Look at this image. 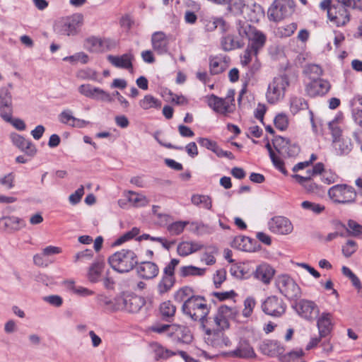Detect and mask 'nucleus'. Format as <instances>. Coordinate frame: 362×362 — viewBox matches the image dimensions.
Returning a JSON list of instances; mask_svg holds the SVG:
<instances>
[{
    "mask_svg": "<svg viewBox=\"0 0 362 362\" xmlns=\"http://www.w3.org/2000/svg\"><path fill=\"white\" fill-rule=\"evenodd\" d=\"M238 314V311L235 307L220 306L213 317L206 316L202 327L206 334L211 335L212 332L228 329L229 320L235 319Z\"/></svg>",
    "mask_w": 362,
    "mask_h": 362,
    "instance_id": "1",
    "label": "nucleus"
},
{
    "mask_svg": "<svg viewBox=\"0 0 362 362\" xmlns=\"http://www.w3.org/2000/svg\"><path fill=\"white\" fill-rule=\"evenodd\" d=\"M236 28L240 38L248 39L247 47L252 49L255 53L259 52L264 47L267 41L266 35L247 21H239L237 23Z\"/></svg>",
    "mask_w": 362,
    "mask_h": 362,
    "instance_id": "2",
    "label": "nucleus"
},
{
    "mask_svg": "<svg viewBox=\"0 0 362 362\" xmlns=\"http://www.w3.org/2000/svg\"><path fill=\"white\" fill-rule=\"evenodd\" d=\"M111 267L119 273H127L138 264V257L134 251L129 249L120 250L108 259Z\"/></svg>",
    "mask_w": 362,
    "mask_h": 362,
    "instance_id": "3",
    "label": "nucleus"
},
{
    "mask_svg": "<svg viewBox=\"0 0 362 362\" xmlns=\"http://www.w3.org/2000/svg\"><path fill=\"white\" fill-rule=\"evenodd\" d=\"M182 310L184 315L194 321H199L203 325V321L209 313V307L204 297L195 296L182 304Z\"/></svg>",
    "mask_w": 362,
    "mask_h": 362,
    "instance_id": "4",
    "label": "nucleus"
},
{
    "mask_svg": "<svg viewBox=\"0 0 362 362\" xmlns=\"http://www.w3.org/2000/svg\"><path fill=\"white\" fill-rule=\"evenodd\" d=\"M145 303V299L141 296L129 292H122L114 298V310L136 313L141 310Z\"/></svg>",
    "mask_w": 362,
    "mask_h": 362,
    "instance_id": "5",
    "label": "nucleus"
},
{
    "mask_svg": "<svg viewBox=\"0 0 362 362\" xmlns=\"http://www.w3.org/2000/svg\"><path fill=\"white\" fill-rule=\"evenodd\" d=\"M289 85L290 82L286 75L274 77L268 85L266 93L267 102L270 104H275L283 100Z\"/></svg>",
    "mask_w": 362,
    "mask_h": 362,
    "instance_id": "6",
    "label": "nucleus"
},
{
    "mask_svg": "<svg viewBox=\"0 0 362 362\" xmlns=\"http://www.w3.org/2000/svg\"><path fill=\"white\" fill-rule=\"evenodd\" d=\"M207 105L216 112L226 115L233 111L235 107L234 91L230 90L224 98L214 94L206 97Z\"/></svg>",
    "mask_w": 362,
    "mask_h": 362,
    "instance_id": "7",
    "label": "nucleus"
},
{
    "mask_svg": "<svg viewBox=\"0 0 362 362\" xmlns=\"http://www.w3.org/2000/svg\"><path fill=\"white\" fill-rule=\"evenodd\" d=\"M328 196L335 203L348 204L355 201L356 192L353 187L341 184L330 187L328 190Z\"/></svg>",
    "mask_w": 362,
    "mask_h": 362,
    "instance_id": "8",
    "label": "nucleus"
},
{
    "mask_svg": "<svg viewBox=\"0 0 362 362\" xmlns=\"http://www.w3.org/2000/svg\"><path fill=\"white\" fill-rule=\"evenodd\" d=\"M293 0H274L268 11L270 20L280 21L290 16L295 10Z\"/></svg>",
    "mask_w": 362,
    "mask_h": 362,
    "instance_id": "9",
    "label": "nucleus"
},
{
    "mask_svg": "<svg viewBox=\"0 0 362 362\" xmlns=\"http://www.w3.org/2000/svg\"><path fill=\"white\" fill-rule=\"evenodd\" d=\"M276 284L280 293L288 299L296 300L301 296L300 288L288 275L278 276Z\"/></svg>",
    "mask_w": 362,
    "mask_h": 362,
    "instance_id": "10",
    "label": "nucleus"
},
{
    "mask_svg": "<svg viewBox=\"0 0 362 362\" xmlns=\"http://www.w3.org/2000/svg\"><path fill=\"white\" fill-rule=\"evenodd\" d=\"M295 310L298 315L305 320L313 322L320 314V308L313 300L301 299L296 303Z\"/></svg>",
    "mask_w": 362,
    "mask_h": 362,
    "instance_id": "11",
    "label": "nucleus"
},
{
    "mask_svg": "<svg viewBox=\"0 0 362 362\" xmlns=\"http://www.w3.org/2000/svg\"><path fill=\"white\" fill-rule=\"evenodd\" d=\"M261 308L266 315L279 317L286 312V305L281 298L271 296L262 302Z\"/></svg>",
    "mask_w": 362,
    "mask_h": 362,
    "instance_id": "12",
    "label": "nucleus"
},
{
    "mask_svg": "<svg viewBox=\"0 0 362 362\" xmlns=\"http://www.w3.org/2000/svg\"><path fill=\"white\" fill-rule=\"evenodd\" d=\"M269 230L276 235H286L291 234L293 230L291 221L286 217L275 216L267 222Z\"/></svg>",
    "mask_w": 362,
    "mask_h": 362,
    "instance_id": "13",
    "label": "nucleus"
},
{
    "mask_svg": "<svg viewBox=\"0 0 362 362\" xmlns=\"http://www.w3.org/2000/svg\"><path fill=\"white\" fill-rule=\"evenodd\" d=\"M78 92L89 98L111 103L113 100L112 95L104 90L94 87L90 84H83L78 87Z\"/></svg>",
    "mask_w": 362,
    "mask_h": 362,
    "instance_id": "14",
    "label": "nucleus"
},
{
    "mask_svg": "<svg viewBox=\"0 0 362 362\" xmlns=\"http://www.w3.org/2000/svg\"><path fill=\"white\" fill-rule=\"evenodd\" d=\"M343 4L338 1L328 11V18L337 26H343L349 21V13Z\"/></svg>",
    "mask_w": 362,
    "mask_h": 362,
    "instance_id": "15",
    "label": "nucleus"
},
{
    "mask_svg": "<svg viewBox=\"0 0 362 362\" xmlns=\"http://www.w3.org/2000/svg\"><path fill=\"white\" fill-rule=\"evenodd\" d=\"M331 84L329 81L317 78L313 79L305 86L307 94L313 98L325 95L330 90Z\"/></svg>",
    "mask_w": 362,
    "mask_h": 362,
    "instance_id": "16",
    "label": "nucleus"
},
{
    "mask_svg": "<svg viewBox=\"0 0 362 362\" xmlns=\"http://www.w3.org/2000/svg\"><path fill=\"white\" fill-rule=\"evenodd\" d=\"M9 87L0 88V117L3 119H9L10 115H13L12 95Z\"/></svg>",
    "mask_w": 362,
    "mask_h": 362,
    "instance_id": "17",
    "label": "nucleus"
},
{
    "mask_svg": "<svg viewBox=\"0 0 362 362\" xmlns=\"http://www.w3.org/2000/svg\"><path fill=\"white\" fill-rule=\"evenodd\" d=\"M110 39L100 38L95 36L87 38L84 42V47L90 52L99 53L106 52L112 48Z\"/></svg>",
    "mask_w": 362,
    "mask_h": 362,
    "instance_id": "18",
    "label": "nucleus"
},
{
    "mask_svg": "<svg viewBox=\"0 0 362 362\" xmlns=\"http://www.w3.org/2000/svg\"><path fill=\"white\" fill-rule=\"evenodd\" d=\"M83 20V16L80 13H76L67 17L60 23L62 28L59 32L65 35H75L77 33L78 28L82 25Z\"/></svg>",
    "mask_w": 362,
    "mask_h": 362,
    "instance_id": "19",
    "label": "nucleus"
},
{
    "mask_svg": "<svg viewBox=\"0 0 362 362\" xmlns=\"http://www.w3.org/2000/svg\"><path fill=\"white\" fill-rule=\"evenodd\" d=\"M276 271L274 268L267 262H262L256 267L253 272L254 278L264 285H269L272 281Z\"/></svg>",
    "mask_w": 362,
    "mask_h": 362,
    "instance_id": "20",
    "label": "nucleus"
},
{
    "mask_svg": "<svg viewBox=\"0 0 362 362\" xmlns=\"http://www.w3.org/2000/svg\"><path fill=\"white\" fill-rule=\"evenodd\" d=\"M170 329L169 337H171L175 342L189 344L192 341L191 332L185 326L173 324Z\"/></svg>",
    "mask_w": 362,
    "mask_h": 362,
    "instance_id": "21",
    "label": "nucleus"
},
{
    "mask_svg": "<svg viewBox=\"0 0 362 362\" xmlns=\"http://www.w3.org/2000/svg\"><path fill=\"white\" fill-rule=\"evenodd\" d=\"M317 317V327L320 337H327L332 331L334 323L332 315L327 312H323Z\"/></svg>",
    "mask_w": 362,
    "mask_h": 362,
    "instance_id": "22",
    "label": "nucleus"
},
{
    "mask_svg": "<svg viewBox=\"0 0 362 362\" xmlns=\"http://www.w3.org/2000/svg\"><path fill=\"white\" fill-rule=\"evenodd\" d=\"M11 139L13 145L28 156H34L36 154L37 148L31 141L18 134H11Z\"/></svg>",
    "mask_w": 362,
    "mask_h": 362,
    "instance_id": "23",
    "label": "nucleus"
},
{
    "mask_svg": "<svg viewBox=\"0 0 362 362\" xmlns=\"http://www.w3.org/2000/svg\"><path fill=\"white\" fill-rule=\"evenodd\" d=\"M134 57L132 53L128 52L120 56L107 55V61L115 67L130 70L133 69L132 61Z\"/></svg>",
    "mask_w": 362,
    "mask_h": 362,
    "instance_id": "24",
    "label": "nucleus"
},
{
    "mask_svg": "<svg viewBox=\"0 0 362 362\" xmlns=\"http://www.w3.org/2000/svg\"><path fill=\"white\" fill-rule=\"evenodd\" d=\"M139 277L144 279H152L156 277L159 273L158 265L153 262H142L136 268Z\"/></svg>",
    "mask_w": 362,
    "mask_h": 362,
    "instance_id": "25",
    "label": "nucleus"
},
{
    "mask_svg": "<svg viewBox=\"0 0 362 362\" xmlns=\"http://www.w3.org/2000/svg\"><path fill=\"white\" fill-rule=\"evenodd\" d=\"M0 225L2 226L3 229L6 231L16 232L25 227L26 224L23 219L15 216H11L0 218Z\"/></svg>",
    "mask_w": 362,
    "mask_h": 362,
    "instance_id": "26",
    "label": "nucleus"
},
{
    "mask_svg": "<svg viewBox=\"0 0 362 362\" xmlns=\"http://www.w3.org/2000/svg\"><path fill=\"white\" fill-rule=\"evenodd\" d=\"M151 45L153 50L158 54H164L168 52V39L162 31H157L152 34Z\"/></svg>",
    "mask_w": 362,
    "mask_h": 362,
    "instance_id": "27",
    "label": "nucleus"
},
{
    "mask_svg": "<svg viewBox=\"0 0 362 362\" xmlns=\"http://www.w3.org/2000/svg\"><path fill=\"white\" fill-rule=\"evenodd\" d=\"M204 245L198 241H182L177 247V252L181 257H187L204 249Z\"/></svg>",
    "mask_w": 362,
    "mask_h": 362,
    "instance_id": "28",
    "label": "nucleus"
},
{
    "mask_svg": "<svg viewBox=\"0 0 362 362\" xmlns=\"http://www.w3.org/2000/svg\"><path fill=\"white\" fill-rule=\"evenodd\" d=\"M230 59L227 56L218 55L209 59V68L211 74H219L228 66Z\"/></svg>",
    "mask_w": 362,
    "mask_h": 362,
    "instance_id": "29",
    "label": "nucleus"
},
{
    "mask_svg": "<svg viewBox=\"0 0 362 362\" xmlns=\"http://www.w3.org/2000/svg\"><path fill=\"white\" fill-rule=\"evenodd\" d=\"M243 38H238L233 35L228 34L221 38L220 44L223 50L229 52L241 48L244 46Z\"/></svg>",
    "mask_w": 362,
    "mask_h": 362,
    "instance_id": "30",
    "label": "nucleus"
},
{
    "mask_svg": "<svg viewBox=\"0 0 362 362\" xmlns=\"http://www.w3.org/2000/svg\"><path fill=\"white\" fill-rule=\"evenodd\" d=\"M293 177L308 193L320 194L322 192V187L313 182L312 177L307 175H294Z\"/></svg>",
    "mask_w": 362,
    "mask_h": 362,
    "instance_id": "31",
    "label": "nucleus"
},
{
    "mask_svg": "<svg viewBox=\"0 0 362 362\" xmlns=\"http://www.w3.org/2000/svg\"><path fill=\"white\" fill-rule=\"evenodd\" d=\"M261 349L264 354L272 357H278L281 355V354L284 353L285 348L284 346L278 341L272 340L264 342L262 346Z\"/></svg>",
    "mask_w": 362,
    "mask_h": 362,
    "instance_id": "32",
    "label": "nucleus"
},
{
    "mask_svg": "<svg viewBox=\"0 0 362 362\" xmlns=\"http://www.w3.org/2000/svg\"><path fill=\"white\" fill-rule=\"evenodd\" d=\"M332 146L334 153L338 156L346 155L352 149L351 139L348 137L332 139Z\"/></svg>",
    "mask_w": 362,
    "mask_h": 362,
    "instance_id": "33",
    "label": "nucleus"
},
{
    "mask_svg": "<svg viewBox=\"0 0 362 362\" xmlns=\"http://www.w3.org/2000/svg\"><path fill=\"white\" fill-rule=\"evenodd\" d=\"M204 29L207 32H213L218 28L222 33L228 30V25L221 17H211L204 21Z\"/></svg>",
    "mask_w": 362,
    "mask_h": 362,
    "instance_id": "34",
    "label": "nucleus"
},
{
    "mask_svg": "<svg viewBox=\"0 0 362 362\" xmlns=\"http://www.w3.org/2000/svg\"><path fill=\"white\" fill-rule=\"evenodd\" d=\"M231 356L238 358H252L255 356L253 348L245 340L240 341L237 348L231 352Z\"/></svg>",
    "mask_w": 362,
    "mask_h": 362,
    "instance_id": "35",
    "label": "nucleus"
},
{
    "mask_svg": "<svg viewBox=\"0 0 362 362\" xmlns=\"http://www.w3.org/2000/svg\"><path fill=\"white\" fill-rule=\"evenodd\" d=\"M125 196L129 204L133 207H143L148 204L147 197L142 194L129 191Z\"/></svg>",
    "mask_w": 362,
    "mask_h": 362,
    "instance_id": "36",
    "label": "nucleus"
},
{
    "mask_svg": "<svg viewBox=\"0 0 362 362\" xmlns=\"http://www.w3.org/2000/svg\"><path fill=\"white\" fill-rule=\"evenodd\" d=\"M159 312L163 320L170 322L175 316L176 307L170 300L165 301L160 305Z\"/></svg>",
    "mask_w": 362,
    "mask_h": 362,
    "instance_id": "37",
    "label": "nucleus"
},
{
    "mask_svg": "<svg viewBox=\"0 0 362 362\" xmlns=\"http://www.w3.org/2000/svg\"><path fill=\"white\" fill-rule=\"evenodd\" d=\"M189 224V221H177L169 223L167 221L166 230L170 235H179Z\"/></svg>",
    "mask_w": 362,
    "mask_h": 362,
    "instance_id": "38",
    "label": "nucleus"
},
{
    "mask_svg": "<svg viewBox=\"0 0 362 362\" xmlns=\"http://www.w3.org/2000/svg\"><path fill=\"white\" fill-rule=\"evenodd\" d=\"M152 349L156 360L168 359L173 356L177 355V351H173L158 343L152 344Z\"/></svg>",
    "mask_w": 362,
    "mask_h": 362,
    "instance_id": "39",
    "label": "nucleus"
},
{
    "mask_svg": "<svg viewBox=\"0 0 362 362\" xmlns=\"http://www.w3.org/2000/svg\"><path fill=\"white\" fill-rule=\"evenodd\" d=\"M104 264L100 262L93 263L89 267L88 272V279L92 283H96L99 281Z\"/></svg>",
    "mask_w": 362,
    "mask_h": 362,
    "instance_id": "40",
    "label": "nucleus"
},
{
    "mask_svg": "<svg viewBox=\"0 0 362 362\" xmlns=\"http://www.w3.org/2000/svg\"><path fill=\"white\" fill-rule=\"evenodd\" d=\"M139 105L145 110L151 108L158 109L161 106V101L151 95H146L139 101Z\"/></svg>",
    "mask_w": 362,
    "mask_h": 362,
    "instance_id": "41",
    "label": "nucleus"
},
{
    "mask_svg": "<svg viewBox=\"0 0 362 362\" xmlns=\"http://www.w3.org/2000/svg\"><path fill=\"white\" fill-rule=\"evenodd\" d=\"M175 283V278L161 277L157 285V291L159 295H163L169 292Z\"/></svg>",
    "mask_w": 362,
    "mask_h": 362,
    "instance_id": "42",
    "label": "nucleus"
},
{
    "mask_svg": "<svg viewBox=\"0 0 362 362\" xmlns=\"http://www.w3.org/2000/svg\"><path fill=\"white\" fill-rule=\"evenodd\" d=\"M189 230L197 235H202L204 234L212 233V228L202 222L192 221L189 222Z\"/></svg>",
    "mask_w": 362,
    "mask_h": 362,
    "instance_id": "43",
    "label": "nucleus"
},
{
    "mask_svg": "<svg viewBox=\"0 0 362 362\" xmlns=\"http://www.w3.org/2000/svg\"><path fill=\"white\" fill-rule=\"evenodd\" d=\"M298 25L296 23H291L286 25L279 26L276 28L274 33L279 37H288L291 36L297 30Z\"/></svg>",
    "mask_w": 362,
    "mask_h": 362,
    "instance_id": "44",
    "label": "nucleus"
},
{
    "mask_svg": "<svg viewBox=\"0 0 362 362\" xmlns=\"http://www.w3.org/2000/svg\"><path fill=\"white\" fill-rule=\"evenodd\" d=\"M192 203L197 206L211 210L212 208L211 199L207 195L194 194L191 198Z\"/></svg>",
    "mask_w": 362,
    "mask_h": 362,
    "instance_id": "45",
    "label": "nucleus"
},
{
    "mask_svg": "<svg viewBox=\"0 0 362 362\" xmlns=\"http://www.w3.org/2000/svg\"><path fill=\"white\" fill-rule=\"evenodd\" d=\"M213 339H211V344L214 346L216 347H227L231 345V342L230 339L225 336L221 331H218L216 332H212Z\"/></svg>",
    "mask_w": 362,
    "mask_h": 362,
    "instance_id": "46",
    "label": "nucleus"
},
{
    "mask_svg": "<svg viewBox=\"0 0 362 362\" xmlns=\"http://www.w3.org/2000/svg\"><path fill=\"white\" fill-rule=\"evenodd\" d=\"M193 290L189 286H185L177 291L174 295L175 300L179 303H185L189 298H192Z\"/></svg>",
    "mask_w": 362,
    "mask_h": 362,
    "instance_id": "47",
    "label": "nucleus"
},
{
    "mask_svg": "<svg viewBox=\"0 0 362 362\" xmlns=\"http://www.w3.org/2000/svg\"><path fill=\"white\" fill-rule=\"evenodd\" d=\"M205 252L202 254L200 260L206 265H213L216 263L214 255L217 252V250L214 246L205 247Z\"/></svg>",
    "mask_w": 362,
    "mask_h": 362,
    "instance_id": "48",
    "label": "nucleus"
},
{
    "mask_svg": "<svg viewBox=\"0 0 362 362\" xmlns=\"http://www.w3.org/2000/svg\"><path fill=\"white\" fill-rule=\"evenodd\" d=\"M308 105L306 100L300 97H292L290 100V109L293 114L298 113L300 110H306Z\"/></svg>",
    "mask_w": 362,
    "mask_h": 362,
    "instance_id": "49",
    "label": "nucleus"
},
{
    "mask_svg": "<svg viewBox=\"0 0 362 362\" xmlns=\"http://www.w3.org/2000/svg\"><path fill=\"white\" fill-rule=\"evenodd\" d=\"M227 9L233 15H240L245 6L244 0H227Z\"/></svg>",
    "mask_w": 362,
    "mask_h": 362,
    "instance_id": "50",
    "label": "nucleus"
},
{
    "mask_svg": "<svg viewBox=\"0 0 362 362\" xmlns=\"http://www.w3.org/2000/svg\"><path fill=\"white\" fill-rule=\"evenodd\" d=\"M206 269L197 267L195 266L189 265L184 266L180 268V275L182 277L189 276H203L205 274Z\"/></svg>",
    "mask_w": 362,
    "mask_h": 362,
    "instance_id": "51",
    "label": "nucleus"
},
{
    "mask_svg": "<svg viewBox=\"0 0 362 362\" xmlns=\"http://www.w3.org/2000/svg\"><path fill=\"white\" fill-rule=\"evenodd\" d=\"M265 147L268 150L269 157L272 160V163L276 167V168H277L282 173L286 174L287 171L284 168V163L283 160L275 154V153L273 151L272 146L269 142L266 144Z\"/></svg>",
    "mask_w": 362,
    "mask_h": 362,
    "instance_id": "52",
    "label": "nucleus"
},
{
    "mask_svg": "<svg viewBox=\"0 0 362 362\" xmlns=\"http://www.w3.org/2000/svg\"><path fill=\"white\" fill-rule=\"evenodd\" d=\"M63 61L69 62L73 64H76L77 62H81L85 64L88 62L89 57L85 52H79L74 54V55L64 57Z\"/></svg>",
    "mask_w": 362,
    "mask_h": 362,
    "instance_id": "53",
    "label": "nucleus"
},
{
    "mask_svg": "<svg viewBox=\"0 0 362 362\" xmlns=\"http://www.w3.org/2000/svg\"><path fill=\"white\" fill-rule=\"evenodd\" d=\"M304 353L302 349L294 350L287 354H281L279 356L280 362H295L298 358H300L303 356Z\"/></svg>",
    "mask_w": 362,
    "mask_h": 362,
    "instance_id": "54",
    "label": "nucleus"
},
{
    "mask_svg": "<svg viewBox=\"0 0 362 362\" xmlns=\"http://www.w3.org/2000/svg\"><path fill=\"white\" fill-rule=\"evenodd\" d=\"M258 54L259 52H256L255 53L252 49L247 47L243 54L240 56V64L243 66H248Z\"/></svg>",
    "mask_w": 362,
    "mask_h": 362,
    "instance_id": "55",
    "label": "nucleus"
},
{
    "mask_svg": "<svg viewBox=\"0 0 362 362\" xmlns=\"http://www.w3.org/2000/svg\"><path fill=\"white\" fill-rule=\"evenodd\" d=\"M301 206L305 210H308L314 213L315 214H320L322 213L325 207L324 205L311 202L309 201H304L301 203Z\"/></svg>",
    "mask_w": 362,
    "mask_h": 362,
    "instance_id": "56",
    "label": "nucleus"
},
{
    "mask_svg": "<svg viewBox=\"0 0 362 362\" xmlns=\"http://www.w3.org/2000/svg\"><path fill=\"white\" fill-rule=\"evenodd\" d=\"M358 249V245L356 241L349 240L345 245L342 246V254L345 257H350Z\"/></svg>",
    "mask_w": 362,
    "mask_h": 362,
    "instance_id": "57",
    "label": "nucleus"
},
{
    "mask_svg": "<svg viewBox=\"0 0 362 362\" xmlns=\"http://www.w3.org/2000/svg\"><path fill=\"white\" fill-rule=\"evenodd\" d=\"M230 272L234 277L242 279H246L248 276L247 272L245 271L244 265L234 264L230 267Z\"/></svg>",
    "mask_w": 362,
    "mask_h": 362,
    "instance_id": "58",
    "label": "nucleus"
},
{
    "mask_svg": "<svg viewBox=\"0 0 362 362\" xmlns=\"http://www.w3.org/2000/svg\"><path fill=\"white\" fill-rule=\"evenodd\" d=\"M139 233V229L136 227L133 228L131 230L127 231L121 237H119L115 243V245H119L124 242L135 238Z\"/></svg>",
    "mask_w": 362,
    "mask_h": 362,
    "instance_id": "59",
    "label": "nucleus"
},
{
    "mask_svg": "<svg viewBox=\"0 0 362 362\" xmlns=\"http://www.w3.org/2000/svg\"><path fill=\"white\" fill-rule=\"evenodd\" d=\"M274 124H275V127L283 131V130H285L287 127H288V117L286 116V115L284 114V113H280V114H278L274 119Z\"/></svg>",
    "mask_w": 362,
    "mask_h": 362,
    "instance_id": "60",
    "label": "nucleus"
},
{
    "mask_svg": "<svg viewBox=\"0 0 362 362\" xmlns=\"http://www.w3.org/2000/svg\"><path fill=\"white\" fill-rule=\"evenodd\" d=\"M347 232L349 235L358 236L362 234V225H360L354 220H349L348 221Z\"/></svg>",
    "mask_w": 362,
    "mask_h": 362,
    "instance_id": "61",
    "label": "nucleus"
},
{
    "mask_svg": "<svg viewBox=\"0 0 362 362\" xmlns=\"http://www.w3.org/2000/svg\"><path fill=\"white\" fill-rule=\"evenodd\" d=\"M177 259H172L163 269V276L175 278V269L179 264Z\"/></svg>",
    "mask_w": 362,
    "mask_h": 362,
    "instance_id": "62",
    "label": "nucleus"
},
{
    "mask_svg": "<svg viewBox=\"0 0 362 362\" xmlns=\"http://www.w3.org/2000/svg\"><path fill=\"white\" fill-rule=\"evenodd\" d=\"M290 141L286 138L279 136L273 141V145L276 151L281 154L284 153L286 147L288 145Z\"/></svg>",
    "mask_w": 362,
    "mask_h": 362,
    "instance_id": "63",
    "label": "nucleus"
},
{
    "mask_svg": "<svg viewBox=\"0 0 362 362\" xmlns=\"http://www.w3.org/2000/svg\"><path fill=\"white\" fill-rule=\"evenodd\" d=\"M75 117L73 116L72 112L71 110L66 109L64 110L59 115V120L61 123L71 126L72 122H74Z\"/></svg>",
    "mask_w": 362,
    "mask_h": 362,
    "instance_id": "64",
    "label": "nucleus"
}]
</instances>
